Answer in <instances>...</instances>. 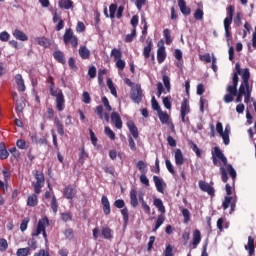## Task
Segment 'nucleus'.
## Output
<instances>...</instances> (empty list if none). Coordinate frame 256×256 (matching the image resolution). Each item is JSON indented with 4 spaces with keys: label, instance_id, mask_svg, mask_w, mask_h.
Wrapping results in <instances>:
<instances>
[{
    "label": "nucleus",
    "instance_id": "e433bc0d",
    "mask_svg": "<svg viewBox=\"0 0 256 256\" xmlns=\"http://www.w3.org/2000/svg\"><path fill=\"white\" fill-rule=\"evenodd\" d=\"M163 223H165V216L163 214H160L156 220L155 227L152 230L153 233H155V231H157L159 229V227H161V225H163Z\"/></svg>",
    "mask_w": 256,
    "mask_h": 256
},
{
    "label": "nucleus",
    "instance_id": "5701e85b",
    "mask_svg": "<svg viewBox=\"0 0 256 256\" xmlns=\"http://www.w3.org/2000/svg\"><path fill=\"white\" fill-rule=\"evenodd\" d=\"M54 125L57 129L58 135H60V137H63L65 135V127L63 126V123L59 118L56 117L54 119Z\"/></svg>",
    "mask_w": 256,
    "mask_h": 256
},
{
    "label": "nucleus",
    "instance_id": "20e7f679",
    "mask_svg": "<svg viewBox=\"0 0 256 256\" xmlns=\"http://www.w3.org/2000/svg\"><path fill=\"white\" fill-rule=\"evenodd\" d=\"M226 11L227 17L224 19V31L227 43L229 45V41L231 39V24L233 23V15H235V6L230 5L228 8H226Z\"/></svg>",
    "mask_w": 256,
    "mask_h": 256
},
{
    "label": "nucleus",
    "instance_id": "c756f323",
    "mask_svg": "<svg viewBox=\"0 0 256 256\" xmlns=\"http://www.w3.org/2000/svg\"><path fill=\"white\" fill-rule=\"evenodd\" d=\"M39 203V198L37 197V193L28 196L27 205L28 207H37Z\"/></svg>",
    "mask_w": 256,
    "mask_h": 256
},
{
    "label": "nucleus",
    "instance_id": "c9c22d12",
    "mask_svg": "<svg viewBox=\"0 0 256 256\" xmlns=\"http://www.w3.org/2000/svg\"><path fill=\"white\" fill-rule=\"evenodd\" d=\"M36 43H38L41 47H49V45H51V42L49 41V39L45 38V37H38L36 38Z\"/></svg>",
    "mask_w": 256,
    "mask_h": 256
},
{
    "label": "nucleus",
    "instance_id": "603ef678",
    "mask_svg": "<svg viewBox=\"0 0 256 256\" xmlns=\"http://www.w3.org/2000/svg\"><path fill=\"white\" fill-rule=\"evenodd\" d=\"M203 15H204L203 10L198 8L194 13V19L196 21H203Z\"/></svg>",
    "mask_w": 256,
    "mask_h": 256
},
{
    "label": "nucleus",
    "instance_id": "4be33fe9",
    "mask_svg": "<svg viewBox=\"0 0 256 256\" xmlns=\"http://www.w3.org/2000/svg\"><path fill=\"white\" fill-rule=\"evenodd\" d=\"M201 243V231L199 229L194 230L192 238L193 249H197V246Z\"/></svg>",
    "mask_w": 256,
    "mask_h": 256
},
{
    "label": "nucleus",
    "instance_id": "3c124183",
    "mask_svg": "<svg viewBox=\"0 0 256 256\" xmlns=\"http://www.w3.org/2000/svg\"><path fill=\"white\" fill-rule=\"evenodd\" d=\"M151 103H152V109L154 111H157V113L162 111L161 106L159 105V102H157V100L155 99V96L152 97Z\"/></svg>",
    "mask_w": 256,
    "mask_h": 256
},
{
    "label": "nucleus",
    "instance_id": "bf43d9fd",
    "mask_svg": "<svg viewBox=\"0 0 256 256\" xmlns=\"http://www.w3.org/2000/svg\"><path fill=\"white\" fill-rule=\"evenodd\" d=\"M226 91L230 93V95H234L237 97V86L235 85H228L226 88Z\"/></svg>",
    "mask_w": 256,
    "mask_h": 256
},
{
    "label": "nucleus",
    "instance_id": "aec40b11",
    "mask_svg": "<svg viewBox=\"0 0 256 256\" xmlns=\"http://www.w3.org/2000/svg\"><path fill=\"white\" fill-rule=\"evenodd\" d=\"M178 7L182 13V15H185L186 17L188 15H191V8L187 6V2L185 0H179L178 1Z\"/></svg>",
    "mask_w": 256,
    "mask_h": 256
},
{
    "label": "nucleus",
    "instance_id": "ea45409f",
    "mask_svg": "<svg viewBox=\"0 0 256 256\" xmlns=\"http://www.w3.org/2000/svg\"><path fill=\"white\" fill-rule=\"evenodd\" d=\"M87 157H89V154H87V152H85L84 147L81 148L80 153H79L78 163H80L81 165H84L85 159H87Z\"/></svg>",
    "mask_w": 256,
    "mask_h": 256
},
{
    "label": "nucleus",
    "instance_id": "f704fd0d",
    "mask_svg": "<svg viewBox=\"0 0 256 256\" xmlns=\"http://www.w3.org/2000/svg\"><path fill=\"white\" fill-rule=\"evenodd\" d=\"M158 117L163 125H167L169 123V114H167V112L160 110V112H158Z\"/></svg>",
    "mask_w": 256,
    "mask_h": 256
},
{
    "label": "nucleus",
    "instance_id": "13d9d810",
    "mask_svg": "<svg viewBox=\"0 0 256 256\" xmlns=\"http://www.w3.org/2000/svg\"><path fill=\"white\" fill-rule=\"evenodd\" d=\"M242 19H243V14H241V12H237L234 18V23L235 25H237V27H241Z\"/></svg>",
    "mask_w": 256,
    "mask_h": 256
},
{
    "label": "nucleus",
    "instance_id": "393cba45",
    "mask_svg": "<svg viewBox=\"0 0 256 256\" xmlns=\"http://www.w3.org/2000/svg\"><path fill=\"white\" fill-rule=\"evenodd\" d=\"M15 81H16L18 90L24 92L25 91V80H23V76L21 74H16Z\"/></svg>",
    "mask_w": 256,
    "mask_h": 256
},
{
    "label": "nucleus",
    "instance_id": "4c0bfd02",
    "mask_svg": "<svg viewBox=\"0 0 256 256\" xmlns=\"http://www.w3.org/2000/svg\"><path fill=\"white\" fill-rule=\"evenodd\" d=\"M154 205L158 208L160 213H165V206L163 205V200H161V198H155Z\"/></svg>",
    "mask_w": 256,
    "mask_h": 256
},
{
    "label": "nucleus",
    "instance_id": "bb28decb",
    "mask_svg": "<svg viewBox=\"0 0 256 256\" xmlns=\"http://www.w3.org/2000/svg\"><path fill=\"white\" fill-rule=\"evenodd\" d=\"M245 249L248 251L249 255H254L255 253V239L253 237H248V244L245 246Z\"/></svg>",
    "mask_w": 256,
    "mask_h": 256
},
{
    "label": "nucleus",
    "instance_id": "cd10ccee",
    "mask_svg": "<svg viewBox=\"0 0 256 256\" xmlns=\"http://www.w3.org/2000/svg\"><path fill=\"white\" fill-rule=\"evenodd\" d=\"M53 57H54L55 61H57L58 63H61L62 65H65V63H66L65 54H63V52H61V50L54 51Z\"/></svg>",
    "mask_w": 256,
    "mask_h": 256
},
{
    "label": "nucleus",
    "instance_id": "f03ea898",
    "mask_svg": "<svg viewBox=\"0 0 256 256\" xmlns=\"http://www.w3.org/2000/svg\"><path fill=\"white\" fill-rule=\"evenodd\" d=\"M50 84V95L52 97H56V109L61 112L65 109V95L63 94V90L57 88L55 89V82L53 81V76H48L47 79Z\"/></svg>",
    "mask_w": 256,
    "mask_h": 256
},
{
    "label": "nucleus",
    "instance_id": "9d476101",
    "mask_svg": "<svg viewBox=\"0 0 256 256\" xmlns=\"http://www.w3.org/2000/svg\"><path fill=\"white\" fill-rule=\"evenodd\" d=\"M114 207H116V209H121L120 213L123 217L124 227H127L129 225V209L125 207V200L123 199L115 200Z\"/></svg>",
    "mask_w": 256,
    "mask_h": 256
},
{
    "label": "nucleus",
    "instance_id": "5fc2aeb1",
    "mask_svg": "<svg viewBox=\"0 0 256 256\" xmlns=\"http://www.w3.org/2000/svg\"><path fill=\"white\" fill-rule=\"evenodd\" d=\"M6 249H9V244L4 238H0V251L3 253Z\"/></svg>",
    "mask_w": 256,
    "mask_h": 256
},
{
    "label": "nucleus",
    "instance_id": "7c9ffc66",
    "mask_svg": "<svg viewBox=\"0 0 256 256\" xmlns=\"http://www.w3.org/2000/svg\"><path fill=\"white\" fill-rule=\"evenodd\" d=\"M79 55L81 59H89L91 57V51L87 49V46H80Z\"/></svg>",
    "mask_w": 256,
    "mask_h": 256
},
{
    "label": "nucleus",
    "instance_id": "4d7b16f0",
    "mask_svg": "<svg viewBox=\"0 0 256 256\" xmlns=\"http://www.w3.org/2000/svg\"><path fill=\"white\" fill-rule=\"evenodd\" d=\"M165 163H166V169H168L169 173H171V175H175V168L173 167L171 160L166 159Z\"/></svg>",
    "mask_w": 256,
    "mask_h": 256
},
{
    "label": "nucleus",
    "instance_id": "f8f14e48",
    "mask_svg": "<svg viewBox=\"0 0 256 256\" xmlns=\"http://www.w3.org/2000/svg\"><path fill=\"white\" fill-rule=\"evenodd\" d=\"M180 113H181L182 123H187V120L185 119V117L189 115V113H191V107L189 106V100H187L186 98H184L181 103Z\"/></svg>",
    "mask_w": 256,
    "mask_h": 256
},
{
    "label": "nucleus",
    "instance_id": "a18cd8bd",
    "mask_svg": "<svg viewBox=\"0 0 256 256\" xmlns=\"http://www.w3.org/2000/svg\"><path fill=\"white\" fill-rule=\"evenodd\" d=\"M243 93H245V88L243 86V83H241L238 93L236 95V103H241V101H243Z\"/></svg>",
    "mask_w": 256,
    "mask_h": 256
},
{
    "label": "nucleus",
    "instance_id": "2eb2a0df",
    "mask_svg": "<svg viewBox=\"0 0 256 256\" xmlns=\"http://www.w3.org/2000/svg\"><path fill=\"white\" fill-rule=\"evenodd\" d=\"M111 122L116 127V129H123V120H121V116L117 112L111 113Z\"/></svg>",
    "mask_w": 256,
    "mask_h": 256
},
{
    "label": "nucleus",
    "instance_id": "1a4fd4ad",
    "mask_svg": "<svg viewBox=\"0 0 256 256\" xmlns=\"http://www.w3.org/2000/svg\"><path fill=\"white\" fill-rule=\"evenodd\" d=\"M47 227H49V218L44 217V218L40 219L38 221L36 231L32 233V237H39V234L42 233L43 238H44L45 242L47 243L48 242L47 231H46Z\"/></svg>",
    "mask_w": 256,
    "mask_h": 256
},
{
    "label": "nucleus",
    "instance_id": "f3484780",
    "mask_svg": "<svg viewBox=\"0 0 256 256\" xmlns=\"http://www.w3.org/2000/svg\"><path fill=\"white\" fill-rule=\"evenodd\" d=\"M147 46L143 49V55L145 59H149L151 57V51H153V39L148 38L146 40Z\"/></svg>",
    "mask_w": 256,
    "mask_h": 256
},
{
    "label": "nucleus",
    "instance_id": "49530a36",
    "mask_svg": "<svg viewBox=\"0 0 256 256\" xmlns=\"http://www.w3.org/2000/svg\"><path fill=\"white\" fill-rule=\"evenodd\" d=\"M163 35L165 37L166 45H171V43H173V40L171 39V31L169 29H164Z\"/></svg>",
    "mask_w": 256,
    "mask_h": 256
},
{
    "label": "nucleus",
    "instance_id": "09e8293b",
    "mask_svg": "<svg viewBox=\"0 0 256 256\" xmlns=\"http://www.w3.org/2000/svg\"><path fill=\"white\" fill-rule=\"evenodd\" d=\"M61 219L64 221V223L73 221V214H71V212H64L61 214Z\"/></svg>",
    "mask_w": 256,
    "mask_h": 256
},
{
    "label": "nucleus",
    "instance_id": "338daca9",
    "mask_svg": "<svg viewBox=\"0 0 256 256\" xmlns=\"http://www.w3.org/2000/svg\"><path fill=\"white\" fill-rule=\"evenodd\" d=\"M164 256H173V246H171V244H168L166 246V249L164 251Z\"/></svg>",
    "mask_w": 256,
    "mask_h": 256
},
{
    "label": "nucleus",
    "instance_id": "a19ab883",
    "mask_svg": "<svg viewBox=\"0 0 256 256\" xmlns=\"http://www.w3.org/2000/svg\"><path fill=\"white\" fill-rule=\"evenodd\" d=\"M136 167L142 174H147V164L143 160L138 161Z\"/></svg>",
    "mask_w": 256,
    "mask_h": 256
},
{
    "label": "nucleus",
    "instance_id": "052dcab7",
    "mask_svg": "<svg viewBox=\"0 0 256 256\" xmlns=\"http://www.w3.org/2000/svg\"><path fill=\"white\" fill-rule=\"evenodd\" d=\"M109 12L110 19H113L115 17V13H117V4H111L109 6Z\"/></svg>",
    "mask_w": 256,
    "mask_h": 256
},
{
    "label": "nucleus",
    "instance_id": "774afa93",
    "mask_svg": "<svg viewBox=\"0 0 256 256\" xmlns=\"http://www.w3.org/2000/svg\"><path fill=\"white\" fill-rule=\"evenodd\" d=\"M34 256H51L45 249H40L38 252L34 253Z\"/></svg>",
    "mask_w": 256,
    "mask_h": 256
},
{
    "label": "nucleus",
    "instance_id": "864d4df0",
    "mask_svg": "<svg viewBox=\"0 0 256 256\" xmlns=\"http://www.w3.org/2000/svg\"><path fill=\"white\" fill-rule=\"evenodd\" d=\"M64 235H65L66 239H68L69 241L73 240L75 237V234L73 233V229H71V228H67L64 231Z\"/></svg>",
    "mask_w": 256,
    "mask_h": 256
},
{
    "label": "nucleus",
    "instance_id": "7ed1b4c3",
    "mask_svg": "<svg viewBox=\"0 0 256 256\" xmlns=\"http://www.w3.org/2000/svg\"><path fill=\"white\" fill-rule=\"evenodd\" d=\"M124 83L131 87V99L134 103H141L143 101V90H141V84H135L131 79L125 78Z\"/></svg>",
    "mask_w": 256,
    "mask_h": 256
},
{
    "label": "nucleus",
    "instance_id": "473e14b6",
    "mask_svg": "<svg viewBox=\"0 0 256 256\" xmlns=\"http://www.w3.org/2000/svg\"><path fill=\"white\" fill-rule=\"evenodd\" d=\"M153 181L158 193H163V180L159 176H153Z\"/></svg>",
    "mask_w": 256,
    "mask_h": 256
},
{
    "label": "nucleus",
    "instance_id": "e2e57ef3",
    "mask_svg": "<svg viewBox=\"0 0 256 256\" xmlns=\"http://www.w3.org/2000/svg\"><path fill=\"white\" fill-rule=\"evenodd\" d=\"M28 245H29V249H30V251H31V249L33 250V251H35V250H37V240H35V238H32V239H30L29 241H28Z\"/></svg>",
    "mask_w": 256,
    "mask_h": 256
},
{
    "label": "nucleus",
    "instance_id": "69168bd1",
    "mask_svg": "<svg viewBox=\"0 0 256 256\" xmlns=\"http://www.w3.org/2000/svg\"><path fill=\"white\" fill-rule=\"evenodd\" d=\"M27 225H29V218H24L20 224V230L27 231Z\"/></svg>",
    "mask_w": 256,
    "mask_h": 256
},
{
    "label": "nucleus",
    "instance_id": "2f4dec72",
    "mask_svg": "<svg viewBox=\"0 0 256 256\" xmlns=\"http://www.w3.org/2000/svg\"><path fill=\"white\" fill-rule=\"evenodd\" d=\"M9 157V152L5 146V142H0V159L3 161Z\"/></svg>",
    "mask_w": 256,
    "mask_h": 256
},
{
    "label": "nucleus",
    "instance_id": "412c9836",
    "mask_svg": "<svg viewBox=\"0 0 256 256\" xmlns=\"http://www.w3.org/2000/svg\"><path fill=\"white\" fill-rule=\"evenodd\" d=\"M127 127L129 129L131 135L134 137V139H137L139 137V129L135 125V122L133 120L128 121Z\"/></svg>",
    "mask_w": 256,
    "mask_h": 256
},
{
    "label": "nucleus",
    "instance_id": "6e6552de",
    "mask_svg": "<svg viewBox=\"0 0 256 256\" xmlns=\"http://www.w3.org/2000/svg\"><path fill=\"white\" fill-rule=\"evenodd\" d=\"M33 175L36 179V182H32V187H34V193L39 195L41 193V189L45 187V174L39 170H35Z\"/></svg>",
    "mask_w": 256,
    "mask_h": 256
},
{
    "label": "nucleus",
    "instance_id": "c85d7f7f",
    "mask_svg": "<svg viewBox=\"0 0 256 256\" xmlns=\"http://www.w3.org/2000/svg\"><path fill=\"white\" fill-rule=\"evenodd\" d=\"M130 204L131 207H137V205H139V200L137 199V190L136 189H132L130 191Z\"/></svg>",
    "mask_w": 256,
    "mask_h": 256
},
{
    "label": "nucleus",
    "instance_id": "423d86ee",
    "mask_svg": "<svg viewBox=\"0 0 256 256\" xmlns=\"http://www.w3.org/2000/svg\"><path fill=\"white\" fill-rule=\"evenodd\" d=\"M63 41L66 47H69V45L72 49H77V47H79V38H77L75 32H73V29L71 28L65 30Z\"/></svg>",
    "mask_w": 256,
    "mask_h": 256
},
{
    "label": "nucleus",
    "instance_id": "b1692460",
    "mask_svg": "<svg viewBox=\"0 0 256 256\" xmlns=\"http://www.w3.org/2000/svg\"><path fill=\"white\" fill-rule=\"evenodd\" d=\"M101 235L107 241H111V239H113V230L108 226L103 227L101 230Z\"/></svg>",
    "mask_w": 256,
    "mask_h": 256
},
{
    "label": "nucleus",
    "instance_id": "8fccbe9b",
    "mask_svg": "<svg viewBox=\"0 0 256 256\" xmlns=\"http://www.w3.org/2000/svg\"><path fill=\"white\" fill-rule=\"evenodd\" d=\"M182 215L184 217V223H189V221H191V212H189V209L183 208Z\"/></svg>",
    "mask_w": 256,
    "mask_h": 256
},
{
    "label": "nucleus",
    "instance_id": "6ab92c4d",
    "mask_svg": "<svg viewBox=\"0 0 256 256\" xmlns=\"http://www.w3.org/2000/svg\"><path fill=\"white\" fill-rule=\"evenodd\" d=\"M101 203L103 205L104 215H111V203H109V198H107V196H102Z\"/></svg>",
    "mask_w": 256,
    "mask_h": 256
},
{
    "label": "nucleus",
    "instance_id": "c03bdc74",
    "mask_svg": "<svg viewBox=\"0 0 256 256\" xmlns=\"http://www.w3.org/2000/svg\"><path fill=\"white\" fill-rule=\"evenodd\" d=\"M50 207H51L53 213L57 214V211H59V204L57 203V197L52 196Z\"/></svg>",
    "mask_w": 256,
    "mask_h": 256
},
{
    "label": "nucleus",
    "instance_id": "6e6d98bb",
    "mask_svg": "<svg viewBox=\"0 0 256 256\" xmlns=\"http://www.w3.org/2000/svg\"><path fill=\"white\" fill-rule=\"evenodd\" d=\"M104 131L107 137H109L112 141H115V132H113L109 126H106Z\"/></svg>",
    "mask_w": 256,
    "mask_h": 256
},
{
    "label": "nucleus",
    "instance_id": "39448f33",
    "mask_svg": "<svg viewBox=\"0 0 256 256\" xmlns=\"http://www.w3.org/2000/svg\"><path fill=\"white\" fill-rule=\"evenodd\" d=\"M249 79H251V72H249V68H245L242 72V85L244 87L245 93L244 95V103H249L251 99V93L253 89L249 86Z\"/></svg>",
    "mask_w": 256,
    "mask_h": 256
},
{
    "label": "nucleus",
    "instance_id": "ddd939ff",
    "mask_svg": "<svg viewBox=\"0 0 256 256\" xmlns=\"http://www.w3.org/2000/svg\"><path fill=\"white\" fill-rule=\"evenodd\" d=\"M199 185V189H201L204 193H208V195H210V197H215V188H213V186H211V184L200 180L198 182Z\"/></svg>",
    "mask_w": 256,
    "mask_h": 256
},
{
    "label": "nucleus",
    "instance_id": "f257e3e1",
    "mask_svg": "<svg viewBox=\"0 0 256 256\" xmlns=\"http://www.w3.org/2000/svg\"><path fill=\"white\" fill-rule=\"evenodd\" d=\"M214 157L217 159H220L222 161L223 165L226 167L221 166L220 167V174L221 179L223 183H227L229 181V176H227V172L229 173L230 177L232 178V185H235V179H237V171H235V168H233V165L227 164V157L223 154L220 147H214Z\"/></svg>",
    "mask_w": 256,
    "mask_h": 256
},
{
    "label": "nucleus",
    "instance_id": "72a5a7b5",
    "mask_svg": "<svg viewBox=\"0 0 256 256\" xmlns=\"http://www.w3.org/2000/svg\"><path fill=\"white\" fill-rule=\"evenodd\" d=\"M60 9H71L73 7V2L71 0H60L58 3Z\"/></svg>",
    "mask_w": 256,
    "mask_h": 256
},
{
    "label": "nucleus",
    "instance_id": "a878e982",
    "mask_svg": "<svg viewBox=\"0 0 256 256\" xmlns=\"http://www.w3.org/2000/svg\"><path fill=\"white\" fill-rule=\"evenodd\" d=\"M13 36L18 41H29V37H27V34L19 29L14 30Z\"/></svg>",
    "mask_w": 256,
    "mask_h": 256
},
{
    "label": "nucleus",
    "instance_id": "0e129e2a",
    "mask_svg": "<svg viewBox=\"0 0 256 256\" xmlns=\"http://www.w3.org/2000/svg\"><path fill=\"white\" fill-rule=\"evenodd\" d=\"M86 27H85V23L79 21L76 25V32L77 33H84Z\"/></svg>",
    "mask_w": 256,
    "mask_h": 256
},
{
    "label": "nucleus",
    "instance_id": "de8ad7c7",
    "mask_svg": "<svg viewBox=\"0 0 256 256\" xmlns=\"http://www.w3.org/2000/svg\"><path fill=\"white\" fill-rule=\"evenodd\" d=\"M135 37H137V30L136 29H133L132 32L130 34H127L126 35V38H125V43H131L133 42V40L135 39Z\"/></svg>",
    "mask_w": 256,
    "mask_h": 256
},
{
    "label": "nucleus",
    "instance_id": "58836bf2",
    "mask_svg": "<svg viewBox=\"0 0 256 256\" xmlns=\"http://www.w3.org/2000/svg\"><path fill=\"white\" fill-rule=\"evenodd\" d=\"M162 81L164 83V86L166 87L167 93H171V78L167 75L162 76Z\"/></svg>",
    "mask_w": 256,
    "mask_h": 256
},
{
    "label": "nucleus",
    "instance_id": "4468645a",
    "mask_svg": "<svg viewBox=\"0 0 256 256\" xmlns=\"http://www.w3.org/2000/svg\"><path fill=\"white\" fill-rule=\"evenodd\" d=\"M62 193L65 199H69L70 201H73V199H75V195H77V190L75 189V186L69 184L63 189Z\"/></svg>",
    "mask_w": 256,
    "mask_h": 256
},
{
    "label": "nucleus",
    "instance_id": "0eeeda50",
    "mask_svg": "<svg viewBox=\"0 0 256 256\" xmlns=\"http://www.w3.org/2000/svg\"><path fill=\"white\" fill-rule=\"evenodd\" d=\"M225 191H226V194L228 196H226L224 198V201L222 203V207H223L224 211H226V209H229V205H230L231 211H235L237 200H233V197H231V195L233 194V190H232L230 184L227 183L225 185Z\"/></svg>",
    "mask_w": 256,
    "mask_h": 256
},
{
    "label": "nucleus",
    "instance_id": "37998d69",
    "mask_svg": "<svg viewBox=\"0 0 256 256\" xmlns=\"http://www.w3.org/2000/svg\"><path fill=\"white\" fill-rule=\"evenodd\" d=\"M229 133H231V130L228 127H226L224 132H222V139H223L224 145H229L230 143Z\"/></svg>",
    "mask_w": 256,
    "mask_h": 256
},
{
    "label": "nucleus",
    "instance_id": "dca6fc26",
    "mask_svg": "<svg viewBox=\"0 0 256 256\" xmlns=\"http://www.w3.org/2000/svg\"><path fill=\"white\" fill-rule=\"evenodd\" d=\"M159 43L162 44L157 50V61L159 64L163 63L165 59H167V53L165 52V46L163 45V40H161Z\"/></svg>",
    "mask_w": 256,
    "mask_h": 256
},
{
    "label": "nucleus",
    "instance_id": "680f3d73",
    "mask_svg": "<svg viewBox=\"0 0 256 256\" xmlns=\"http://www.w3.org/2000/svg\"><path fill=\"white\" fill-rule=\"evenodd\" d=\"M82 101L83 103H86V105H89V103H91V95L89 94V92H83Z\"/></svg>",
    "mask_w": 256,
    "mask_h": 256
},
{
    "label": "nucleus",
    "instance_id": "9b49d317",
    "mask_svg": "<svg viewBox=\"0 0 256 256\" xmlns=\"http://www.w3.org/2000/svg\"><path fill=\"white\" fill-rule=\"evenodd\" d=\"M111 57H114V60L116 61V67L119 71H123L125 69V61L121 59L123 57V53L119 49H112L111 50Z\"/></svg>",
    "mask_w": 256,
    "mask_h": 256
},
{
    "label": "nucleus",
    "instance_id": "a211bd4d",
    "mask_svg": "<svg viewBox=\"0 0 256 256\" xmlns=\"http://www.w3.org/2000/svg\"><path fill=\"white\" fill-rule=\"evenodd\" d=\"M174 159L177 167H180L181 165H183V163H185V158L183 157V151H181V149L178 148L175 150Z\"/></svg>",
    "mask_w": 256,
    "mask_h": 256
},
{
    "label": "nucleus",
    "instance_id": "79ce46f5",
    "mask_svg": "<svg viewBox=\"0 0 256 256\" xmlns=\"http://www.w3.org/2000/svg\"><path fill=\"white\" fill-rule=\"evenodd\" d=\"M16 255H17V256H28V255H31V248H29V247H26V248H19V249L16 251Z\"/></svg>",
    "mask_w": 256,
    "mask_h": 256
}]
</instances>
